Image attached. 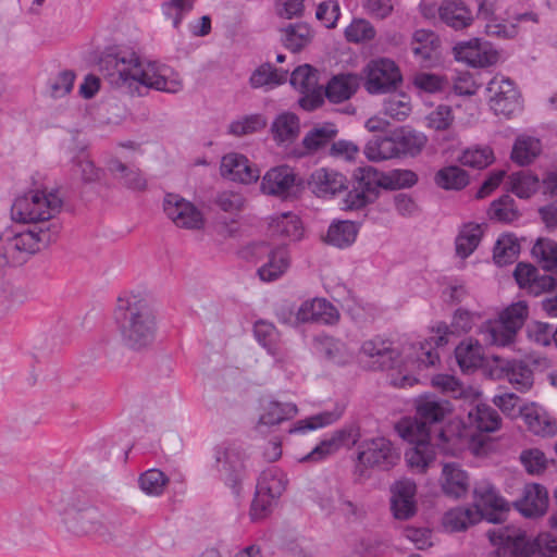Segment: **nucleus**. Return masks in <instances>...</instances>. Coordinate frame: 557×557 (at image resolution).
<instances>
[{"label": "nucleus", "mask_w": 557, "mask_h": 557, "mask_svg": "<svg viewBox=\"0 0 557 557\" xmlns=\"http://www.w3.org/2000/svg\"><path fill=\"white\" fill-rule=\"evenodd\" d=\"M256 341L277 361H283V354L280 345V333L276 326L267 320H258L253 324Z\"/></svg>", "instance_id": "obj_36"}, {"label": "nucleus", "mask_w": 557, "mask_h": 557, "mask_svg": "<svg viewBox=\"0 0 557 557\" xmlns=\"http://www.w3.org/2000/svg\"><path fill=\"white\" fill-rule=\"evenodd\" d=\"M375 35L373 25L363 18L354 20L345 29L346 40L354 44L370 41Z\"/></svg>", "instance_id": "obj_59"}, {"label": "nucleus", "mask_w": 557, "mask_h": 557, "mask_svg": "<svg viewBox=\"0 0 557 557\" xmlns=\"http://www.w3.org/2000/svg\"><path fill=\"white\" fill-rule=\"evenodd\" d=\"M213 458L218 479L235 497H240L244 482L249 478L247 449L236 441H224L213 447Z\"/></svg>", "instance_id": "obj_5"}, {"label": "nucleus", "mask_w": 557, "mask_h": 557, "mask_svg": "<svg viewBox=\"0 0 557 557\" xmlns=\"http://www.w3.org/2000/svg\"><path fill=\"white\" fill-rule=\"evenodd\" d=\"M343 412L341 410L323 411L306 419L298 420L289 430V433H306L335 423L341 419Z\"/></svg>", "instance_id": "obj_51"}, {"label": "nucleus", "mask_w": 557, "mask_h": 557, "mask_svg": "<svg viewBox=\"0 0 557 557\" xmlns=\"http://www.w3.org/2000/svg\"><path fill=\"white\" fill-rule=\"evenodd\" d=\"M528 337L536 345L546 347L555 341V330L550 324L540 321H534L528 325Z\"/></svg>", "instance_id": "obj_63"}, {"label": "nucleus", "mask_w": 557, "mask_h": 557, "mask_svg": "<svg viewBox=\"0 0 557 557\" xmlns=\"http://www.w3.org/2000/svg\"><path fill=\"white\" fill-rule=\"evenodd\" d=\"M541 149L542 145L537 138L518 137L512 147L511 160L518 165H528L540 154Z\"/></svg>", "instance_id": "obj_45"}, {"label": "nucleus", "mask_w": 557, "mask_h": 557, "mask_svg": "<svg viewBox=\"0 0 557 557\" xmlns=\"http://www.w3.org/2000/svg\"><path fill=\"white\" fill-rule=\"evenodd\" d=\"M112 173H120L122 184L132 190L144 191L147 188V180L138 168H129L119 159H113L109 163Z\"/></svg>", "instance_id": "obj_48"}, {"label": "nucleus", "mask_w": 557, "mask_h": 557, "mask_svg": "<svg viewBox=\"0 0 557 557\" xmlns=\"http://www.w3.org/2000/svg\"><path fill=\"white\" fill-rule=\"evenodd\" d=\"M267 124L268 121L263 114H249L233 121L228 126V132L235 136H245L262 131Z\"/></svg>", "instance_id": "obj_56"}, {"label": "nucleus", "mask_w": 557, "mask_h": 557, "mask_svg": "<svg viewBox=\"0 0 557 557\" xmlns=\"http://www.w3.org/2000/svg\"><path fill=\"white\" fill-rule=\"evenodd\" d=\"M459 162L463 166H469L476 170H482L487 168L494 161V152L493 150L485 147H470L467 148L461 156L459 157Z\"/></svg>", "instance_id": "obj_54"}, {"label": "nucleus", "mask_w": 557, "mask_h": 557, "mask_svg": "<svg viewBox=\"0 0 557 557\" xmlns=\"http://www.w3.org/2000/svg\"><path fill=\"white\" fill-rule=\"evenodd\" d=\"M529 315L525 301H518L504 309L498 319L486 321L480 329L483 341L488 345L508 346L516 339Z\"/></svg>", "instance_id": "obj_8"}, {"label": "nucleus", "mask_w": 557, "mask_h": 557, "mask_svg": "<svg viewBox=\"0 0 557 557\" xmlns=\"http://www.w3.org/2000/svg\"><path fill=\"white\" fill-rule=\"evenodd\" d=\"M520 252V244L513 234H503L493 249L494 262L499 265H508L516 261Z\"/></svg>", "instance_id": "obj_43"}, {"label": "nucleus", "mask_w": 557, "mask_h": 557, "mask_svg": "<svg viewBox=\"0 0 557 557\" xmlns=\"http://www.w3.org/2000/svg\"><path fill=\"white\" fill-rule=\"evenodd\" d=\"M317 82L318 77L315 70L309 64L299 65L290 73V85L301 92L313 91L315 89Z\"/></svg>", "instance_id": "obj_58"}, {"label": "nucleus", "mask_w": 557, "mask_h": 557, "mask_svg": "<svg viewBox=\"0 0 557 557\" xmlns=\"http://www.w3.org/2000/svg\"><path fill=\"white\" fill-rule=\"evenodd\" d=\"M482 236L483 230L480 224H465L455 239L456 255L461 259L468 258L478 248Z\"/></svg>", "instance_id": "obj_38"}, {"label": "nucleus", "mask_w": 557, "mask_h": 557, "mask_svg": "<svg viewBox=\"0 0 557 557\" xmlns=\"http://www.w3.org/2000/svg\"><path fill=\"white\" fill-rule=\"evenodd\" d=\"M453 52L457 61L465 62L472 67H486L495 64L498 60L497 52L480 38L456 44Z\"/></svg>", "instance_id": "obj_21"}, {"label": "nucleus", "mask_w": 557, "mask_h": 557, "mask_svg": "<svg viewBox=\"0 0 557 557\" xmlns=\"http://www.w3.org/2000/svg\"><path fill=\"white\" fill-rule=\"evenodd\" d=\"M361 350L368 357L377 358L381 370L394 369L399 358V351L393 347L392 342L381 337L363 342Z\"/></svg>", "instance_id": "obj_29"}, {"label": "nucleus", "mask_w": 557, "mask_h": 557, "mask_svg": "<svg viewBox=\"0 0 557 557\" xmlns=\"http://www.w3.org/2000/svg\"><path fill=\"white\" fill-rule=\"evenodd\" d=\"M521 417L530 432L540 436H553L557 433V424L535 407L519 408Z\"/></svg>", "instance_id": "obj_37"}, {"label": "nucleus", "mask_w": 557, "mask_h": 557, "mask_svg": "<svg viewBox=\"0 0 557 557\" xmlns=\"http://www.w3.org/2000/svg\"><path fill=\"white\" fill-rule=\"evenodd\" d=\"M359 225L352 221H333L323 236V242L339 249L350 247L357 238Z\"/></svg>", "instance_id": "obj_31"}, {"label": "nucleus", "mask_w": 557, "mask_h": 557, "mask_svg": "<svg viewBox=\"0 0 557 557\" xmlns=\"http://www.w3.org/2000/svg\"><path fill=\"white\" fill-rule=\"evenodd\" d=\"M474 325V314L470 311L459 308L455 311L450 325L445 322H440L436 325V337H432L431 341L419 343L418 347L413 346L414 358L418 362V368H429L436 364L440 361L438 352L433 347L434 342L436 347L444 346L448 343V335L450 334H462L468 333Z\"/></svg>", "instance_id": "obj_9"}, {"label": "nucleus", "mask_w": 557, "mask_h": 557, "mask_svg": "<svg viewBox=\"0 0 557 557\" xmlns=\"http://www.w3.org/2000/svg\"><path fill=\"white\" fill-rule=\"evenodd\" d=\"M360 428L357 424L345 425L333 432L330 438L323 440L301 461H320L326 456L337 451L341 447L350 448L359 444Z\"/></svg>", "instance_id": "obj_18"}, {"label": "nucleus", "mask_w": 557, "mask_h": 557, "mask_svg": "<svg viewBox=\"0 0 557 557\" xmlns=\"http://www.w3.org/2000/svg\"><path fill=\"white\" fill-rule=\"evenodd\" d=\"M414 418H405L396 425L401 437L412 438L413 433L418 436H431V428L441 424L453 410L449 401L434 395L419 396L414 400Z\"/></svg>", "instance_id": "obj_7"}, {"label": "nucleus", "mask_w": 557, "mask_h": 557, "mask_svg": "<svg viewBox=\"0 0 557 557\" xmlns=\"http://www.w3.org/2000/svg\"><path fill=\"white\" fill-rule=\"evenodd\" d=\"M287 484L286 474L275 466L260 473L249 511L252 521L262 520L272 512L273 506L286 491Z\"/></svg>", "instance_id": "obj_11"}, {"label": "nucleus", "mask_w": 557, "mask_h": 557, "mask_svg": "<svg viewBox=\"0 0 557 557\" xmlns=\"http://www.w3.org/2000/svg\"><path fill=\"white\" fill-rule=\"evenodd\" d=\"M418 175L411 170H394L391 173H384V189L396 190L410 188L418 183Z\"/></svg>", "instance_id": "obj_62"}, {"label": "nucleus", "mask_w": 557, "mask_h": 557, "mask_svg": "<svg viewBox=\"0 0 557 557\" xmlns=\"http://www.w3.org/2000/svg\"><path fill=\"white\" fill-rule=\"evenodd\" d=\"M509 185L517 197L528 199L536 193L539 178L528 171H519L509 176Z\"/></svg>", "instance_id": "obj_53"}, {"label": "nucleus", "mask_w": 557, "mask_h": 557, "mask_svg": "<svg viewBox=\"0 0 557 557\" xmlns=\"http://www.w3.org/2000/svg\"><path fill=\"white\" fill-rule=\"evenodd\" d=\"M469 476L461 467L455 462L446 463L442 471V490L445 495L460 498L469 490Z\"/></svg>", "instance_id": "obj_30"}, {"label": "nucleus", "mask_w": 557, "mask_h": 557, "mask_svg": "<svg viewBox=\"0 0 557 557\" xmlns=\"http://www.w3.org/2000/svg\"><path fill=\"white\" fill-rule=\"evenodd\" d=\"M220 173L222 177L242 184L256 183L260 177V170L246 156L230 152L222 157Z\"/></svg>", "instance_id": "obj_22"}, {"label": "nucleus", "mask_w": 557, "mask_h": 557, "mask_svg": "<svg viewBox=\"0 0 557 557\" xmlns=\"http://www.w3.org/2000/svg\"><path fill=\"white\" fill-rule=\"evenodd\" d=\"M169 478L159 469H149L138 479L140 488L148 495L160 496L169 483Z\"/></svg>", "instance_id": "obj_57"}, {"label": "nucleus", "mask_w": 557, "mask_h": 557, "mask_svg": "<svg viewBox=\"0 0 557 557\" xmlns=\"http://www.w3.org/2000/svg\"><path fill=\"white\" fill-rule=\"evenodd\" d=\"M488 218L503 224H510L517 221L521 213L519 212L515 199L509 195H503L495 199L487 211Z\"/></svg>", "instance_id": "obj_41"}, {"label": "nucleus", "mask_w": 557, "mask_h": 557, "mask_svg": "<svg viewBox=\"0 0 557 557\" xmlns=\"http://www.w3.org/2000/svg\"><path fill=\"white\" fill-rule=\"evenodd\" d=\"M297 407L292 403L270 401L260 416L259 423L268 426L276 425L297 414Z\"/></svg>", "instance_id": "obj_49"}, {"label": "nucleus", "mask_w": 557, "mask_h": 557, "mask_svg": "<svg viewBox=\"0 0 557 557\" xmlns=\"http://www.w3.org/2000/svg\"><path fill=\"white\" fill-rule=\"evenodd\" d=\"M394 136L397 158L420 154L428 141L426 136L422 133L405 126L394 131Z\"/></svg>", "instance_id": "obj_34"}, {"label": "nucleus", "mask_w": 557, "mask_h": 557, "mask_svg": "<svg viewBox=\"0 0 557 557\" xmlns=\"http://www.w3.org/2000/svg\"><path fill=\"white\" fill-rule=\"evenodd\" d=\"M308 187L318 197H332L346 188V177L333 170L318 169L310 175Z\"/></svg>", "instance_id": "obj_28"}, {"label": "nucleus", "mask_w": 557, "mask_h": 557, "mask_svg": "<svg viewBox=\"0 0 557 557\" xmlns=\"http://www.w3.org/2000/svg\"><path fill=\"white\" fill-rule=\"evenodd\" d=\"M341 313L327 299L315 297L304 301L297 310L296 319L301 323L317 322L325 325L338 323Z\"/></svg>", "instance_id": "obj_24"}, {"label": "nucleus", "mask_w": 557, "mask_h": 557, "mask_svg": "<svg viewBox=\"0 0 557 557\" xmlns=\"http://www.w3.org/2000/svg\"><path fill=\"white\" fill-rule=\"evenodd\" d=\"M99 72L114 87H131L138 83L159 91L175 94L183 88L174 70L159 62L143 64L134 52L117 47L106 49L98 61Z\"/></svg>", "instance_id": "obj_1"}, {"label": "nucleus", "mask_w": 557, "mask_h": 557, "mask_svg": "<svg viewBox=\"0 0 557 557\" xmlns=\"http://www.w3.org/2000/svg\"><path fill=\"white\" fill-rule=\"evenodd\" d=\"M115 322L123 343L131 349L145 348L154 339L156 317L148 301L138 295L117 298Z\"/></svg>", "instance_id": "obj_2"}, {"label": "nucleus", "mask_w": 557, "mask_h": 557, "mask_svg": "<svg viewBox=\"0 0 557 557\" xmlns=\"http://www.w3.org/2000/svg\"><path fill=\"white\" fill-rule=\"evenodd\" d=\"M520 461L529 474H542L548 465L545 454L539 448L524 449L520 454Z\"/></svg>", "instance_id": "obj_61"}, {"label": "nucleus", "mask_w": 557, "mask_h": 557, "mask_svg": "<svg viewBox=\"0 0 557 557\" xmlns=\"http://www.w3.org/2000/svg\"><path fill=\"white\" fill-rule=\"evenodd\" d=\"M400 460V453L384 436L364 438L357 445L355 474L361 479L368 469L388 471Z\"/></svg>", "instance_id": "obj_10"}, {"label": "nucleus", "mask_w": 557, "mask_h": 557, "mask_svg": "<svg viewBox=\"0 0 557 557\" xmlns=\"http://www.w3.org/2000/svg\"><path fill=\"white\" fill-rule=\"evenodd\" d=\"M531 252L543 270L557 273V242L550 238H537Z\"/></svg>", "instance_id": "obj_46"}, {"label": "nucleus", "mask_w": 557, "mask_h": 557, "mask_svg": "<svg viewBox=\"0 0 557 557\" xmlns=\"http://www.w3.org/2000/svg\"><path fill=\"white\" fill-rule=\"evenodd\" d=\"M364 89L370 95H383L397 90L403 84V74L395 61L388 58L371 60L363 69Z\"/></svg>", "instance_id": "obj_13"}, {"label": "nucleus", "mask_w": 557, "mask_h": 557, "mask_svg": "<svg viewBox=\"0 0 557 557\" xmlns=\"http://www.w3.org/2000/svg\"><path fill=\"white\" fill-rule=\"evenodd\" d=\"M163 210L178 227L200 230L205 224L201 211L194 203L176 194L165 196Z\"/></svg>", "instance_id": "obj_17"}, {"label": "nucleus", "mask_w": 557, "mask_h": 557, "mask_svg": "<svg viewBox=\"0 0 557 557\" xmlns=\"http://www.w3.org/2000/svg\"><path fill=\"white\" fill-rule=\"evenodd\" d=\"M304 186V181L288 165H278L267 171L261 182V191L265 195L287 198Z\"/></svg>", "instance_id": "obj_16"}, {"label": "nucleus", "mask_w": 557, "mask_h": 557, "mask_svg": "<svg viewBox=\"0 0 557 557\" xmlns=\"http://www.w3.org/2000/svg\"><path fill=\"white\" fill-rule=\"evenodd\" d=\"M359 88L356 74H338L331 78L325 87V96L333 103H341L351 98Z\"/></svg>", "instance_id": "obj_32"}, {"label": "nucleus", "mask_w": 557, "mask_h": 557, "mask_svg": "<svg viewBox=\"0 0 557 557\" xmlns=\"http://www.w3.org/2000/svg\"><path fill=\"white\" fill-rule=\"evenodd\" d=\"M486 535L496 546L486 557H531L534 547L545 557L557 554V539L549 533H541L533 543L525 532L509 527L488 530Z\"/></svg>", "instance_id": "obj_3"}, {"label": "nucleus", "mask_w": 557, "mask_h": 557, "mask_svg": "<svg viewBox=\"0 0 557 557\" xmlns=\"http://www.w3.org/2000/svg\"><path fill=\"white\" fill-rule=\"evenodd\" d=\"M338 129L334 123H324L309 131L302 139L305 149L317 152L326 147L337 135Z\"/></svg>", "instance_id": "obj_42"}, {"label": "nucleus", "mask_w": 557, "mask_h": 557, "mask_svg": "<svg viewBox=\"0 0 557 557\" xmlns=\"http://www.w3.org/2000/svg\"><path fill=\"white\" fill-rule=\"evenodd\" d=\"M63 200L57 191H32L17 197L11 208L13 220L22 223H37L47 227L49 223L59 222L55 215L61 212Z\"/></svg>", "instance_id": "obj_6"}, {"label": "nucleus", "mask_w": 557, "mask_h": 557, "mask_svg": "<svg viewBox=\"0 0 557 557\" xmlns=\"http://www.w3.org/2000/svg\"><path fill=\"white\" fill-rule=\"evenodd\" d=\"M437 14L444 25L457 32L470 27L475 20V14L465 0H443Z\"/></svg>", "instance_id": "obj_25"}, {"label": "nucleus", "mask_w": 557, "mask_h": 557, "mask_svg": "<svg viewBox=\"0 0 557 557\" xmlns=\"http://www.w3.org/2000/svg\"><path fill=\"white\" fill-rule=\"evenodd\" d=\"M475 509L480 512V519L485 518L488 522L498 523L502 516L508 511V505L500 497L496 488L488 482L475 484L474 490Z\"/></svg>", "instance_id": "obj_19"}, {"label": "nucleus", "mask_w": 557, "mask_h": 557, "mask_svg": "<svg viewBox=\"0 0 557 557\" xmlns=\"http://www.w3.org/2000/svg\"><path fill=\"white\" fill-rule=\"evenodd\" d=\"M364 154L370 161H381L397 158L394 132L391 136L375 137L364 147Z\"/></svg>", "instance_id": "obj_47"}, {"label": "nucleus", "mask_w": 557, "mask_h": 557, "mask_svg": "<svg viewBox=\"0 0 557 557\" xmlns=\"http://www.w3.org/2000/svg\"><path fill=\"white\" fill-rule=\"evenodd\" d=\"M516 509L525 518H539L548 508V492L539 483L524 486L522 497L515 502Z\"/></svg>", "instance_id": "obj_26"}, {"label": "nucleus", "mask_w": 557, "mask_h": 557, "mask_svg": "<svg viewBox=\"0 0 557 557\" xmlns=\"http://www.w3.org/2000/svg\"><path fill=\"white\" fill-rule=\"evenodd\" d=\"M245 258H251L259 261L263 256L268 257V261L258 269L259 277L264 282L277 280L288 268L289 258L285 247L270 248L265 242L253 243L243 250Z\"/></svg>", "instance_id": "obj_14"}, {"label": "nucleus", "mask_w": 557, "mask_h": 557, "mask_svg": "<svg viewBox=\"0 0 557 557\" xmlns=\"http://www.w3.org/2000/svg\"><path fill=\"white\" fill-rule=\"evenodd\" d=\"M487 90L494 94L490 99V107L496 115L510 119L522 110L519 91L511 79L494 77L488 83Z\"/></svg>", "instance_id": "obj_15"}, {"label": "nucleus", "mask_w": 557, "mask_h": 557, "mask_svg": "<svg viewBox=\"0 0 557 557\" xmlns=\"http://www.w3.org/2000/svg\"><path fill=\"white\" fill-rule=\"evenodd\" d=\"M284 34L283 44L293 52H299L311 40V29L306 23L289 25L284 29Z\"/></svg>", "instance_id": "obj_52"}, {"label": "nucleus", "mask_w": 557, "mask_h": 557, "mask_svg": "<svg viewBox=\"0 0 557 557\" xmlns=\"http://www.w3.org/2000/svg\"><path fill=\"white\" fill-rule=\"evenodd\" d=\"M273 138L278 143L293 141L299 133V119L295 113L278 114L271 125Z\"/></svg>", "instance_id": "obj_40"}, {"label": "nucleus", "mask_w": 557, "mask_h": 557, "mask_svg": "<svg viewBox=\"0 0 557 557\" xmlns=\"http://www.w3.org/2000/svg\"><path fill=\"white\" fill-rule=\"evenodd\" d=\"M434 183L445 190H461L469 184V174L458 165H448L435 173Z\"/></svg>", "instance_id": "obj_39"}, {"label": "nucleus", "mask_w": 557, "mask_h": 557, "mask_svg": "<svg viewBox=\"0 0 557 557\" xmlns=\"http://www.w3.org/2000/svg\"><path fill=\"white\" fill-rule=\"evenodd\" d=\"M391 510L398 520H408L417 512V485L410 479H401L391 485Z\"/></svg>", "instance_id": "obj_23"}, {"label": "nucleus", "mask_w": 557, "mask_h": 557, "mask_svg": "<svg viewBox=\"0 0 557 557\" xmlns=\"http://www.w3.org/2000/svg\"><path fill=\"white\" fill-rule=\"evenodd\" d=\"M412 435V438L403 437L413 445L405 453L406 462L412 471L423 473L435 460V450L431 444V436H418L414 433Z\"/></svg>", "instance_id": "obj_27"}, {"label": "nucleus", "mask_w": 557, "mask_h": 557, "mask_svg": "<svg viewBox=\"0 0 557 557\" xmlns=\"http://www.w3.org/2000/svg\"><path fill=\"white\" fill-rule=\"evenodd\" d=\"M302 231L300 219L290 213L282 214L272 225L273 234L290 240H299L302 237Z\"/></svg>", "instance_id": "obj_55"}, {"label": "nucleus", "mask_w": 557, "mask_h": 557, "mask_svg": "<svg viewBox=\"0 0 557 557\" xmlns=\"http://www.w3.org/2000/svg\"><path fill=\"white\" fill-rule=\"evenodd\" d=\"M480 512L472 508L457 507L445 513L444 524L453 532L466 530L468 527L479 522Z\"/></svg>", "instance_id": "obj_50"}, {"label": "nucleus", "mask_w": 557, "mask_h": 557, "mask_svg": "<svg viewBox=\"0 0 557 557\" xmlns=\"http://www.w3.org/2000/svg\"><path fill=\"white\" fill-rule=\"evenodd\" d=\"M507 376L509 382L517 385L518 389H527L533 384V372L522 361L508 362Z\"/></svg>", "instance_id": "obj_60"}, {"label": "nucleus", "mask_w": 557, "mask_h": 557, "mask_svg": "<svg viewBox=\"0 0 557 557\" xmlns=\"http://www.w3.org/2000/svg\"><path fill=\"white\" fill-rule=\"evenodd\" d=\"M513 277L521 289L529 295L539 296L557 288V278L549 274H541L531 263L519 262L513 271Z\"/></svg>", "instance_id": "obj_20"}, {"label": "nucleus", "mask_w": 557, "mask_h": 557, "mask_svg": "<svg viewBox=\"0 0 557 557\" xmlns=\"http://www.w3.org/2000/svg\"><path fill=\"white\" fill-rule=\"evenodd\" d=\"M62 230L60 222H52L47 227L22 232L13 236L0 237V267H20L28 258L54 243Z\"/></svg>", "instance_id": "obj_4"}, {"label": "nucleus", "mask_w": 557, "mask_h": 557, "mask_svg": "<svg viewBox=\"0 0 557 557\" xmlns=\"http://www.w3.org/2000/svg\"><path fill=\"white\" fill-rule=\"evenodd\" d=\"M214 203L222 211L233 214L243 210L245 199L239 193L224 190L216 195Z\"/></svg>", "instance_id": "obj_64"}, {"label": "nucleus", "mask_w": 557, "mask_h": 557, "mask_svg": "<svg viewBox=\"0 0 557 557\" xmlns=\"http://www.w3.org/2000/svg\"><path fill=\"white\" fill-rule=\"evenodd\" d=\"M468 424L480 433H492L502 425V418L496 409L486 404H479L468 413Z\"/></svg>", "instance_id": "obj_33"}, {"label": "nucleus", "mask_w": 557, "mask_h": 557, "mask_svg": "<svg viewBox=\"0 0 557 557\" xmlns=\"http://www.w3.org/2000/svg\"><path fill=\"white\" fill-rule=\"evenodd\" d=\"M352 178V189L348 191L345 199L346 207L350 210H358L373 203L380 196V189H384V172L371 165L357 168Z\"/></svg>", "instance_id": "obj_12"}, {"label": "nucleus", "mask_w": 557, "mask_h": 557, "mask_svg": "<svg viewBox=\"0 0 557 557\" xmlns=\"http://www.w3.org/2000/svg\"><path fill=\"white\" fill-rule=\"evenodd\" d=\"M288 71L277 70L271 63L267 62L257 67L250 78L249 83L252 88H260L263 86H278L287 81Z\"/></svg>", "instance_id": "obj_44"}, {"label": "nucleus", "mask_w": 557, "mask_h": 557, "mask_svg": "<svg viewBox=\"0 0 557 557\" xmlns=\"http://www.w3.org/2000/svg\"><path fill=\"white\" fill-rule=\"evenodd\" d=\"M455 358L463 373L473 372L482 366L483 348L478 341L472 338L462 341L455 348Z\"/></svg>", "instance_id": "obj_35"}]
</instances>
